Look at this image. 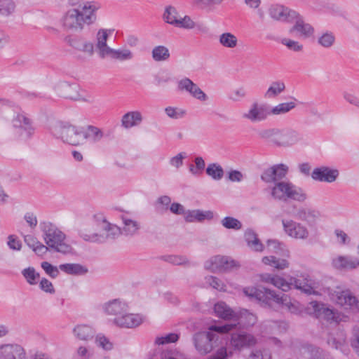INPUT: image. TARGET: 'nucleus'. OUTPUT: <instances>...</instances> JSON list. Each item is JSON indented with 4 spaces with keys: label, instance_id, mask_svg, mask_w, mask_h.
Segmentation results:
<instances>
[{
    "label": "nucleus",
    "instance_id": "obj_36",
    "mask_svg": "<svg viewBox=\"0 0 359 359\" xmlns=\"http://www.w3.org/2000/svg\"><path fill=\"white\" fill-rule=\"evenodd\" d=\"M25 243L38 255H43L48 252V247L39 242L36 237L31 234L23 235Z\"/></svg>",
    "mask_w": 359,
    "mask_h": 359
},
{
    "label": "nucleus",
    "instance_id": "obj_60",
    "mask_svg": "<svg viewBox=\"0 0 359 359\" xmlns=\"http://www.w3.org/2000/svg\"><path fill=\"white\" fill-rule=\"evenodd\" d=\"M179 336L175 333H169L163 336L157 337L155 339V343L158 345L167 344L173 343L178 340Z\"/></svg>",
    "mask_w": 359,
    "mask_h": 359
},
{
    "label": "nucleus",
    "instance_id": "obj_12",
    "mask_svg": "<svg viewBox=\"0 0 359 359\" xmlns=\"http://www.w3.org/2000/svg\"><path fill=\"white\" fill-rule=\"evenodd\" d=\"M256 338L245 331H238L231 334L229 346L235 351H241L255 345Z\"/></svg>",
    "mask_w": 359,
    "mask_h": 359
},
{
    "label": "nucleus",
    "instance_id": "obj_57",
    "mask_svg": "<svg viewBox=\"0 0 359 359\" xmlns=\"http://www.w3.org/2000/svg\"><path fill=\"white\" fill-rule=\"evenodd\" d=\"M272 285L284 292H287L291 289L290 280L287 281L284 278L276 274L275 275Z\"/></svg>",
    "mask_w": 359,
    "mask_h": 359
},
{
    "label": "nucleus",
    "instance_id": "obj_40",
    "mask_svg": "<svg viewBox=\"0 0 359 359\" xmlns=\"http://www.w3.org/2000/svg\"><path fill=\"white\" fill-rule=\"evenodd\" d=\"M285 90V84L283 81H273L266 91L264 93V97L266 99H273L278 97Z\"/></svg>",
    "mask_w": 359,
    "mask_h": 359
},
{
    "label": "nucleus",
    "instance_id": "obj_53",
    "mask_svg": "<svg viewBox=\"0 0 359 359\" xmlns=\"http://www.w3.org/2000/svg\"><path fill=\"white\" fill-rule=\"evenodd\" d=\"M224 0H189L190 4L196 8L205 9L221 4Z\"/></svg>",
    "mask_w": 359,
    "mask_h": 359
},
{
    "label": "nucleus",
    "instance_id": "obj_8",
    "mask_svg": "<svg viewBox=\"0 0 359 359\" xmlns=\"http://www.w3.org/2000/svg\"><path fill=\"white\" fill-rule=\"evenodd\" d=\"M271 196L274 200L283 202L288 200L304 202L307 198L306 194L301 187L284 181L274 184L271 189Z\"/></svg>",
    "mask_w": 359,
    "mask_h": 359
},
{
    "label": "nucleus",
    "instance_id": "obj_55",
    "mask_svg": "<svg viewBox=\"0 0 359 359\" xmlns=\"http://www.w3.org/2000/svg\"><path fill=\"white\" fill-rule=\"evenodd\" d=\"M222 225L228 229L240 230L242 229V223L233 217H225L221 220Z\"/></svg>",
    "mask_w": 359,
    "mask_h": 359
},
{
    "label": "nucleus",
    "instance_id": "obj_59",
    "mask_svg": "<svg viewBox=\"0 0 359 359\" xmlns=\"http://www.w3.org/2000/svg\"><path fill=\"white\" fill-rule=\"evenodd\" d=\"M15 8V5L13 0H2L0 1L1 15H8L14 11Z\"/></svg>",
    "mask_w": 359,
    "mask_h": 359
},
{
    "label": "nucleus",
    "instance_id": "obj_50",
    "mask_svg": "<svg viewBox=\"0 0 359 359\" xmlns=\"http://www.w3.org/2000/svg\"><path fill=\"white\" fill-rule=\"evenodd\" d=\"M206 174L215 180H220L224 176L222 167L217 163H210L205 170Z\"/></svg>",
    "mask_w": 359,
    "mask_h": 359
},
{
    "label": "nucleus",
    "instance_id": "obj_39",
    "mask_svg": "<svg viewBox=\"0 0 359 359\" xmlns=\"http://www.w3.org/2000/svg\"><path fill=\"white\" fill-rule=\"evenodd\" d=\"M214 311L216 315L223 319H234L236 313L224 302L215 304Z\"/></svg>",
    "mask_w": 359,
    "mask_h": 359
},
{
    "label": "nucleus",
    "instance_id": "obj_38",
    "mask_svg": "<svg viewBox=\"0 0 359 359\" xmlns=\"http://www.w3.org/2000/svg\"><path fill=\"white\" fill-rule=\"evenodd\" d=\"M300 353L305 359H327L326 355L320 348L311 345L302 346Z\"/></svg>",
    "mask_w": 359,
    "mask_h": 359
},
{
    "label": "nucleus",
    "instance_id": "obj_51",
    "mask_svg": "<svg viewBox=\"0 0 359 359\" xmlns=\"http://www.w3.org/2000/svg\"><path fill=\"white\" fill-rule=\"evenodd\" d=\"M22 274L27 282L31 285H36L40 278L39 273H37L33 267H28L23 269Z\"/></svg>",
    "mask_w": 359,
    "mask_h": 359
},
{
    "label": "nucleus",
    "instance_id": "obj_37",
    "mask_svg": "<svg viewBox=\"0 0 359 359\" xmlns=\"http://www.w3.org/2000/svg\"><path fill=\"white\" fill-rule=\"evenodd\" d=\"M319 212L310 208H300L296 212L298 219L307 223L314 222L319 217Z\"/></svg>",
    "mask_w": 359,
    "mask_h": 359
},
{
    "label": "nucleus",
    "instance_id": "obj_5",
    "mask_svg": "<svg viewBox=\"0 0 359 359\" xmlns=\"http://www.w3.org/2000/svg\"><path fill=\"white\" fill-rule=\"evenodd\" d=\"M43 239L49 248L62 254L70 253L72 248L66 243V236L55 225L49 222H41L39 224Z\"/></svg>",
    "mask_w": 359,
    "mask_h": 359
},
{
    "label": "nucleus",
    "instance_id": "obj_3",
    "mask_svg": "<svg viewBox=\"0 0 359 359\" xmlns=\"http://www.w3.org/2000/svg\"><path fill=\"white\" fill-rule=\"evenodd\" d=\"M236 324L213 325L209 327V331L195 334L193 341L197 351L201 355H205L212 351L216 346L219 337L213 332L224 334L232 330Z\"/></svg>",
    "mask_w": 359,
    "mask_h": 359
},
{
    "label": "nucleus",
    "instance_id": "obj_32",
    "mask_svg": "<svg viewBox=\"0 0 359 359\" xmlns=\"http://www.w3.org/2000/svg\"><path fill=\"white\" fill-rule=\"evenodd\" d=\"M294 25L290 29V32H298L301 36L304 38L311 37L314 34V28L309 23H306L302 17L298 14V17L294 19Z\"/></svg>",
    "mask_w": 359,
    "mask_h": 359
},
{
    "label": "nucleus",
    "instance_id": "obj_7",
    "mask_svg": "<svg viewBox=\"0 0 359 359\" xmlns=\"http://www.w3.org/2000/svg\"><path fill=\"white\" fill-rule=\"evenodd\" d=\"M51 134L63 142L72 146L81 145L82 127H78L67 121H55L50 127Z\"/></svg>",
    "mask_w": 359,
    "mask_h": 359
},
{
    "label": "nucleus",
    "instance_id": "obj_25",
    "mask_svg": "<svg viewBox=\"0 0 359 359\" xmlns=\"http://www.w3.org/2000/svg\"><path fill=\"white\" fill-rule=\"evenodd\" d=\"M332 266L340 271H350L359 266V259L351 256L339 255L332 259Z\"/></svg>",
    "mask_w": 359,
    "mask_h": 359
},
{
    "label": "nucleus",
    "instance_id": "obj_6",
    "mask_svg": "<svg viewBox=\"0 0 359 359\" xmlns=\"http://www.w3.org/2000/svg\"><path fill=\"white\" fill-rule=\"evenodd\" d=\"M259 137L277 147L292 146L301 140L298 132L290 128H271L261 130Z\"/></svg>",
    "mask_w": 359,
    "mask_h": 359
},
{
    "label": "nucleus",
    "instance_id": "obj_14",
    "mask_svg": "<svg viewBox=\"0 0 359 359\" xmlns=\"http://www.w3.org/2000/svg\"><path fill=\"white\" fill-rule=\"evenodd\" d=\"M270 114V109L268 105L253 102L242 116L252 123H257L266 120Z\"/></svg>",
    "mask_w": 359,
    "mask_h": 359
},
{
    "label": "nucleus",
    "instance_id": "obj_58",
    "mask_svg": "<svg viewBox=\"0 0 359 359\" xmlns=\"http://www.w3.org/2000/svg\"><path fill=\"white\" fill-rule=\"evenodd\" d=\"M95 344L105 351H110L113 348V344L102 334H98L96 336Z\"/></svg>",
    "mask_w": 359,
    "mask_h": 359
},
{
    "label": "nucleus",
    "instance_id": "obj_31",
    "mask_svg": "<svg viewBox=\"0 0 359 359\" xmlns=\"http://www.w3.org/2000/svg\"><path fill=\"white\" fill-rule=\"evenodd\" d=\"M143 116L139 111H131L126 113L121 118V126L126 129L137 126L142 123Z\"/></svg>",
    "mask_w": 359,
    "mask_h": 359
},
{
    "label": "nucleus",
    "instance_id": "obj_1",
    "mask_svg": "<svg viewBox=\"0 0 359 359\" xmlns=\"http://www.w3.org/2000/svg\"><path fill=\"white\" fill-rule=\"evenodd\" d=\"M100 4L95 1H86L80 8L68 9L62 17V26L69 30L81 31L97 20V11Z\"/></svg>",
    "mask_w": 359,
    "mask_h": 359
},
{
    "label": "nucleus",
    "instance_id": "obj_13",
    "mask_svg": "<svg viewBox=\"0 0 359 359\" xmlns=\"http://www.w3.org/2000/svg\"><path fill=\"white\" fill-rule=\"evenodd\" d=\"M282 224L285 233L290 237L306 240L309 236V231L306 226L292 219H283Z\"/></svg>",
    "mask_w": 359,
    "mask_h": 359
},
{
    "label": "nucleus",
    "instance_id": "obj_34",
    "mask_svg": "<svg viewBox=\"0 0 359 359\" xmlns=\"http://www.w3.org/2000/svg\"><path fill=\"white\" fill-rule=\"evenodd\" d=\"M184 217L185 221L187 222H201L205 219H212L214 217V214L210 210L203 211L201 210H193L186 211Z\"/></svg>",
    "mask_w": 359,
    "mask_h": 359
},
{
    "label": "nucleus",
    "instance_id": "obj_41",
    "mask_svg": "<svg viewBox=\"0 0 359 359\" xmlns=\"http://www.w3.org/2000/svg\"><path fill=\"white\" fill-rule=\"evenodd\" d=\"M219 44L225 48L233 49L237 47L238 40L237 36L231 32H224L219 35L218 37Z\"/></svg>",
    "mask_w": 359,
    "mask_h": 359
},
{
    "label": "nucleus",
    "instance_id": "obj_11",
    "mask_svg": "<svg viewBox=\"0 0 359 359\" xmlns=\"http://www.w3.org/2000/svg\"><path fill=\"white\" fill-rule=\"evenodd\" d=\"M301 278L290 276L289 280L291 283V287L293 285L294 288L301 290L306 294H317L318 292L316 289L318 283L313 280L309 275L304 273L299 276Z\"/></svg>",
    "mask_w": 359,
    "mask_h": 359
},
{
    "label": "nucleus",
    "instance_id": "obj_23",
    "mask_svg": "<svg viewBox=\"0 0 359 359\" xmlns=\"http://www.w3.org/2000/svg\"><path fill=\"white\" fill-rule=\"evenodd\" d=\"M104 137V132L98 127L88 125L86 128L82 127L81 145L86 143L97 144L100 142Z\"/></svg>",
    "mask_w": 359,
    "mask_h": 359
},
{
    "label": "nucleus",
    "instance_id": "obj_43",
    "mask_svg": "<svg viewBox=\"0 0 359 359\" xmlns=\"http://www.w3.org/2000/svg\"><path fill=\"white\" fill-rule=\"evenodd\" d=\"M262 262L269 265L278 270L287 269L290 266L289 262L285 259L277 258L275 256H266L262 258Z\"/></svg>",
    "mask_w": 359,
    "mask_h": 359
},
{
    "label": "nucleus",
    "instance_id": "obj_61",
    "mask_svg": "<svg viewBox=\"0 0 359 359\" xmlns=\"http://www.w3.org/2000/svg\"><path fill=\"white\" fill-rule=\"evenodd\" d=\"M247 95L246 90L244 87H239L233 90L229 95V98L233 102H240Z\"/></svg>",
    "mask_w": 359,
    "mask_h": 359
},
{
    "label": "nucleus",
    "instance_id": "obj_56",
    "mask_svg": "<svg viewBox=\"0 0 359 359\" xmlns=\"http://www.w3.org/2000/svg\"><path fill=\"white\" fill-rule=\"evenodd\" d=\"M165 112L168 117L173 119L182 118L187 114L186 110L182 108L172 107H166L165 109Z\"/></svg>",
    "mask_w": 359,
    "mask_h": 359
},
{
    "label": "nucleus",
    "instance_id": "obj_17",
    "mask_svg": "<svg viewBox=\"0 0 359 359\" xmlns=\"http://www.w3.org/2000/svg\"><path fill=\"white\" fill-rule=\"evenodd\" d=\"M288 171V167L284 164L274 165L265 169L261 175V179L266 183H276L281 182Z\"/></svg>",
    "mask_w": 359,
    "mask_h": 359
},
{
    "label": "nucleus",
    "instance_id": "obj_33",
    "mask_svg": "<svg viewBox=\"0 0 359 359\" xmlns=\"http://www.w3.org/2000/svg\"><path fill=\"white\" fill-rule=\"evenodd\" d=\"M95 329L86 324L77 325L73 329L74 336L81 341H90L95 334Z\"/></svg>",
    "mask_w": 359,
    "mask_h": 359
},
{
    "label": "nucleus",
    "instance_id": "obj_20",
    "mask_svg": "<svg viewBox=\"0 0 359 359\" xmlns=\"http://www.w3.org/2000/svg\"><path fill=\"white\" fill-rule=\"evenodd\" d=\"M310 305L317 318L328 322H337L339 320V313L327 307L325 304L313 301L310 303Z\"/></svg>",
    "mask_w": 359,
    "mask_h": 359
},
{
    "label": "nucleus",
    "instance_id": "obj_28",
    "mask_svg": "<svg viewBox=\"0 0 359 359\" xmlns=\"http://www.w3.org/2000/svg\"><path fill=\"white\" fill-rule=\"evenodd\" d=\"M13 126L25 132V138H30L34 133L32 121L24 113L18 114L13 120Z\"/></svg>",
    "mask_w": 359,
    "mask_h": 359
},
{
    "label": "nucleus",
    "instance_id": "obj_19",
    "mask_svg": "<svg viewBox=\"0 0 359 359\" xmlns=\"http://www.w3.org/2000/svg\"><path fill=\"white\" fill-rule=\"evenodd\" d=\"M112 32L111 29H100L96 34L95 48L97 55L102 59L107 57V54L111 49L107 42Z\"/></svg>",
    "mask_w": 359,
    "mask_h": 359
},
{
    "label": "nucleus",
    "instance_id": "obj_44",
    "mask_svg": "<svg viewBox=\"0 0 359 359\" xmlns=\"http://www.w3.org/2000/svg\"><path fill=\"white\" fill-rule=\"evenodd\" d=\"M234 319L238 321V324L243 326H252L257 320L256 316L246 309L241 310L238 313H236Z\"/></svg>",
    "mask_w": 359,
    "mask_h": 359
},
{
    "label": "nucleus",
    "instance_id": "obj_29",
    "mask_svg": "<svg viewBox=\"0 0 359 359\" xmlns=\"http://www.w3.org/2000/svg\"><path fill=\"white\" fill-rule=\"evenodd\" d=\"M103 309L107 314L118 317L128 312V306L125 302L116 299L105 303Z\"/></svg>",
    "mask_w": 359,
    "mask_h": 359
},
{
    "label": "nucleus",
    "instance_id": "obj_46",
    "mask_svg": "<svg viewBox=\"0 0 359 359\" xmlns=\"http://www.w3.org/2000/svg\"><path fill=\"white\" fill-rule=\"evenodd\" d=\"M151 55L156 62L166 61L170 57L168 48L164 46H155L152 50Z\"/></svg>",
    "mask_w": 359,
    "mask_h": 359
},
{
    "label": "nucleus",
    "instance_id": "obj_47",
    "mask_svg": "<svg viewBox=\"0 0 359 359\" xmlns=\"http://www.w3.org/2000/svg\"><path fill=\"white\" fill-rule=\"evenodd\" d=\"M317 42L324 48H331L335 42V36L332 32H325L319 35Z\"/></svg>",
    "mask_w": 359,
    "mask_h": 359
},
{
    "label": "nucleus",
    "instance_id": "obj_21",
    "mask_svg": "<svg viewBox=\"0 0 359 359\" xmlns=\"http://www.w3.org/2000/svg\"><path fill=\"white\" fill-rule=\"evenodd\" d=\"M25 349L16 344L0 345V359H25Z\"/></svg>",
    "mask_w": 359,
    "mask_h": 359
},
{
    "label": "nucleus",
    "instance_id": "obj_15",
    "mask_svg": "<svg viewBox=\"0 0 359 359\" xmlns=\"http://www.w3.org/2000/svg\"><path fill=\"white\" fill-rule=\"evenodd\" d=\"M235 262L228 257L216 255L205 263V268L211 272L226 271L235 266Z\"/></svg>",
    "mask_w": 359,
    "mask_h": 359
},
{
    "label": "nucleus",
    "instance_id": "obj_10",
    "mask_svg": "<svg viewBox=\"0 0 359 359\" xmlns=\"http://www.w3.org/2000/svg\"><path fill=\"white\" fill-rule=\"evenodd\" d=\"M177 90L180 92L187 93L193 98L205 102L208 100L205 93L189 78L184 77L177 81Z\"/></svg>",
    "mask_w": 359,
    "mask_h": 359
},
{
    "label": "nucleus",
    "instance_id": "obj_64",
    "mask_svg": "<svg viewBox=\"0 0 359 359\" xmlns=\"http://www.w3.org/2000/svg\"><path fill=\"white\" fill-rule=\"evenodd\" d=\"M248 359H271V353L267 350L253 351Z\"/></svg>",
    "mask_w": 359,
    "mask_h": 359
},
{
    "label": "nucleus",
    "instance_id": "obj_49",
    "mask_svg": "<svg viewBox=\"0 0 359 359\" xmlns=\"http://www.w3.org/2000/svg\"><path fill=\"white\" fill-rule=\"evenodd\" d=\"M295 107L296 104L294 102H283L272 107L270 109V112L273 115H281L288 113Z\"/></svg>",
    "mask_w": 359,
    "mask_h": 359
},
{
    "label": "nucleus",
    "instance_id": "obj_18",
    "mask_svg": "<svg viewBox=\"0 0 359 359\" xmlns=\"http://www.w3.org/2000/svg\"><path fill=\"white\" fill-rule=\"evenodd\" d=\"M312 179L320 182L332 183L339 176V171L336 168L320 166L313 169L311 174Z\"/></svg>",
    "mask_w": 359,
    "mask_h": 359
},
{
    "label": "nucleus",
    "instance_id": "obj_48",
    "mask_svg": "<svg viewBox=\"0 0 359 359\" xmlns=\"http://www.w3.org/2000/svg\"><path fill=\"white\" fill-rule=\"evenodd\" d=\"M133 57L132 52L128 49L111 48L107 54V57L118 60H130Z\"/></svg>",
    "mask_w": 359,
    "mask_h": 359
},
{
    "label": "nucleus",
    "instance_id": "obj_2",
    "mask_svg": "<svg viewBox=\"0 0 359 359\" xmlns=\"http://www.w3.org/2000/svg\"><path fill=\"white\" fill-rule=\"evenodd\" d=\"M80 236L86 241L93 243H105L114 240L121 233V227L109 222L101 214L95 215L91 223L80 230Z\"/></svg>",
    "mask_w": 359,
    "mask_h": 359
},
{
    "label": "nucleus",
    "instance_id": "obj_63",
    "mask_svg": "<svg viewBox=\"0 0 359 359\" xmlns=\"http://www.w3.org/2000/svg\"><path fill=\"white\" fill-rule=\"evenodd\" d=\"M232 355V351H227L224 346L219 348L215 353L211 355L208 359H228Z\"/></svg>",
    "mask_w": 359,
    "mask_h": 359
},
{
    "label": "nucleus",
    "instance_id": "obj_9",
    "mask_svg": "<svg viewBox=\"0 0 359 359\" xmlns=\"http://www.w3.org/2000/svg\"><path fill=\"white\" fill-rule=\"evenodd\" d=\"M163 18L165 22L178 28H189L194 25L192 18L189 15L181 17L177 9L172 6H167L165 8Z\"/></svg>",
    "mask_w": 359,
    "mask_h": 359
},
{
    "label": "nucleus",
    "instance_id": "obj_27",
    "mask_svg": "<svg viewBox=\"0 0 359 359\" xmlns=\"http://www.w3.org/2000/svg\"><path fill=\"white\" fill-rule=\"evenodd\" d=\"M120 218L123 222V226L121 227V235L132 237L138 234L141 228L139 222L131 219L126 214L121 215Z\"/></svg>",
    "mask_w": 359,
    "mask_h": 359
},
{
    "label": "nucleus",
    "instance_id": "obj_22",
    "mask_svg": "<svg viewBox=\"0 0 359 359\" xmlns=\"http://www.w3.org/2000/svg\"><path fill=\"white\" fill-rule=\"evenodd\" d=\"M79 87L76 84L60 82L55 86V91L59 96L72 100H85L79 93Z\"/></svg>",
    "mask_w": 359,
    "mask_h": 359
},
{
    "label": "nucleus",
    "instance_id": "obj_54",
    "mask_svg": "<svg viewBox=\"0 0 359 359\" xmlns=\"http://www.w3.org/2000/svg\"><path fill=\"white\" fill-rule=\"evenodd\" d=\"M205 283L212 288L220 292L226 291V285L218 278L212 276H208L205 278Z\"/></svg>",
    "mask_w": 359,
    "mask_h": 359
},
{
    "label": "nucleus",
    "instance_id": "obj_26",
    "mask_svg": "<svg viewBox=\"0 0 359 359\" xmlns=\"http://www.w3.org/2000/svg\"><path fill=\"white\" fill-rule=\"evenodd\" d=\"M114 323L121 327L133 328L139 326L143 322V318L139 314L124 313L116 317Z\"/></svg>",
    "mask_w": 359,
    "mask_h": 359
},
{
    "label": "nucleus",
    "instance_id": "obj_35",
    "mask_svg": "<svg viewBox=\"0 0 359 359\" xmlns=\"http://www.w3.org/2000/svg\"><path fill=\"white\" fill-rule=\"evenodd\" d=\"M245 240L248 246L252 250L256 252H262L264 250V245L259 241L257 233L252 229H247L244 234Z\"/></svg>",
    "mask_w": 359,
    "mask_h": 359
},
{
    "label": "nucleus",
    "instance_id": "obj_16",
    "mask_svg": "<svg viewBox=\"0 0 359 359\" xmlns=\"http://www.w3.org/2000/svg\"><path fill=\"white\" fill-rule=\"evenodd\" d=\"M269 16L275 20L292 22L298 17V13L283 5H272L269 9Z\"/></svg>",
    "mask_w": 359,
    "mask_h": 359
},
{
    "label": "nucleus",
    "instance_id": "obj_52",
    "mask_svg": "<svg viewBox=\"0 0 359 359\" xmlns=\"http://www.w3.org/2000/svg\"><path fill=\"white\" fill-rule=\"evenodd\" d=\"M194 163L195 165L190 164L189 166V172L195 175V176H199L201 175L205 167V163L203 158L201 156H197L194 158Z\"/></svg>",
    "mask_w": 359,
    "mask_h": 359
},
{
    "label": "nucleus",
    "instance_id": "obj_62",
    "mask_svg": "<svg viewBox=\"0 0 359 359\" xmlns=\"http://www.w3.org/2000/svg\"><path fill=\"white\" fill-rule=\"evenodd\" d=\"M334 236L337 239V243L341 245H348L351 242V238L347 233L339 229H336L334 231Z\"/></svg>",
    "mask_w": 359,
    "mask_h": 359
},
{
    "label": "nucleus",
    "instance_id": "obj_42",
    "mask_svg": "<svg viewBox=\"0 0 359 359\" xmlns=\"http://www.w3.org/2000/svg\"><path fill=\"white\" fill-rule=\"evenodd\" d=\"M266 248L270 252L287 257L290 256L289 250L285 248V245L277 240H268L266 242Z\"/></svg>",
    "mask_w": 359,
    "mask_h": 359
},
{
    "label": "nucleus",
    "instance_id": "obj_45",
    "mask_svg": "<svg viewBox=\"0 0 359 359\" xmlns=\"http://www.w3.org/2000/svg\"><path fill=\"white\" fill-rule=\"evenodd\" d=\"M59 268L70 275H83L88 272V269L79 264H60Z\"/></svg>",
    "mask_w": 359,
    "mask_h": 359
},
{
    "label": "nucleus",
    "instance_id": "obj_24",
    "mask_svg": "<svg viewBox=\"0 0 359 359\" xmlns=\"http://www.w3.org/2000/svg\"><path fill=\"white\" fill-rule=\"evenodd\" d=\"M332 299L342 306H358L356 297L349 290H337L332 293Z\"/></svg>",
    "mask_w": 359,
    "mask_h": 359
},
{
    "label": "nucleus",
    "instance_id": "obj_30",
    "mask_svg": "<svg viewBox=\"0 0 359 359\" xmlns=\"http://www.w3.org/2000/svg\"><path fill=\"white\" fill-rule=\"evenodd\" d=\"M69 45L74 49L92 57L95 53V45L93 42L83 39H72L69 41Z\"/></svg>",
    "mask_w": 359,
    "mask_h": 359
},
{
    "label": "nucleus",
    "instance_id": "obj_4",
    "mask_svg": "<svg viewBox=\"0 0 359 359\" xmlns=\"http://www.w3.org/2000/svg\"><path fill=\"white\" fill-rule=\"evenodd\" d=\"M243 292L250 300L257 301L262 306L269 308L281 307L287 299V294L266 287H246Z\"/></svg>",
    "mask_w": 359,
    "mask_h": 359
}]
</instances>
